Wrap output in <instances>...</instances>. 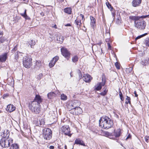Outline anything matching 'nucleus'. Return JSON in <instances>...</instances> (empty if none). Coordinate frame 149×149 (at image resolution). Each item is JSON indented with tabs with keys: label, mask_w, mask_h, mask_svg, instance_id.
<instances>
[{
	"label": "nucleus",
	"mask_w": 149,
	"mask_h": 149,
	"mask_svg": "<svg viewBox=\"0 0 149 149\" xmlns=\"http://www.w3.org/2000/svg\"><path fill=\"white\" fill-rule=\"evenodd\" d=\"M100 126L105 129H108L113 126V121L107 116L102 117L99 120Z\"/></svg>",
	"instance_id": "obj_1"
},
{
	"label": "nucleus",
	"mask_w": 149,
	"mask_h": 149,
	"mask_svg": "<svg viewBox=\"0 0 149 149\" xmlns=\"http://www.w3.org/2000/svg\"><path fill=\"white\" fill-rule=\"evenodd\" d=\"M29 107L32 112L36 113H39L40 111V104L35 101H33L29 103Z\"/></svg>",
	"instance_id": "obj_2"
},
{
	"label": "nucleus",
	"mask_w": 149,
	"mask_h": 149,
	"mask_svg": "<svg viewBox=\"0 0 149 149\" xmlns=\"http://www.w3.org/2000/svg\"><path fill=\"white\" fill-rule=\"evenodd\" d=\"M13 142V140L11 138H3L0 140V145L2 147H8Z\"/></svg>",
	"instance_id": "obj_3"
},
{
	"label": "nucleus",
	"mask_w": 149,
	"mask_h": 149,
	"mask_svg": "<svg viewBox=\"0 0 149 149\" xmlns=\"http://www.w3.org/2000/svg\"><path fill=\"white\" fill-rule=\"evenodd\" d=\"M43 136L44 139L47 140H49L51 138L52 133L50 129L45 128L43 130Z\"/></svg>",
	"instance_id": "obj_4"
},
{
	"label": "nucleus",
	"mask_w": 149,
	"mask_h": 149,
	"mask_svg": "<svg viewBox=\"0 0 149 149\" xmlns=\"http://www.w3.org/2000/svg\"><path fill=\"white\" fill-rule=\"evenodd\" d=\"M134 26L139 30H143L146 26V23L144 20H138L137 22H134Z\"/></svg>",
	"instance_id": "obj_5"
},
{
	"label": "nucleus",
	"mask_w": 149,
	"mask_h": 149,
	"mask_svg": "<svg viewBox=\"0 0 149 149\" xmlns=\"http://www.w3.org/2000/svg\"><path fill=\"white\" fill-rule=\"evenodd\" d=\"M32 59L27 55L24 56L23 61V63L24 66L26 68H29L32 65Z\"/></svg>",
	"instance_id": "obj_6"
},
{
	"label": "nucleus",
	"mask_w": 149,
	"mask_h": 149,
	"mask_svg": "<svg viewBox=\"0 0 149 149\" xmlns=\"http://www.w3.org/2000/svg\"><path fill=\"white\" fill-rule=\"evenodd\" d=\"M63 133L65 135L69 136L70 133V129L68 125L63 126L61 128Z\"/></svg>",
	"instance_id": "obj_7"
},
{
	"label": "nucleus",
	"mask_w": 149,
	"mask_h": 149,
	"mask_svg": "<svg viewBox=\"0 0 149 149\" xmlns=\"http://www.w3.org/2000/svg\"><path fill=\"white\" fill-rule=\"evenodd\" d=\"M105 84V80L102 79V82L97 83L95 86V89L97 91L100 90L102 86H104Z\"/></svg>",
	"instance_id": "obj_8"
},
{
	"label": "nucleus",
	"mask_w": 149,
	"mask_h": 149,
	"mask_svg": "<svg viewBox=\"0 0 149 149\" xmlns=\"http://www.w3.org/2000/svg\"><path fill=\"white\" fill-rule=\"evenodd\" d=\"M61 51L62 55L68 59L70 56V54L67 49L62 47L61 49Z\"/></svg>",
	"instance_id": "obj_9"
},
{
	"label": "nucleus",
	"mask_w": 149,
	"mask_h": 149,
	"mask_svg": "<svg viewBox=\"0 0 149 149\" xmlns=\"http://www.w3.org/2000/svg\"><path fill=\"white\" fill-rule=\"evenodd\" d=\"M58 59L59 57L57 56L53 58L49 63V67L51 68L53 67Z\"/></svg>",
	"instance_id": "obj_10"
},
{
	"label": "nucleus",
	"mask_w": 149,
	"mask_h": 149,
	"mask_svg": "<svg viewBox=\"0 0 149 149\" xmlns=\"http://www.w3.org/2000/svg\"><path fill=\"white\" fill-rule=\"evenodd\" d=\"M15 107L14 106L13 104H11L8 105L6 109V111L10 112L13 111H15Z\"/></svg>",
	"instance_id": "obj_11"
},
{
	"label": "nucleus",
	"mask_w": 149,
	"mask_h": 149,
	"mask_svg": "<svg viewBox=\"0 0 149 149\" xmlns=\"http://www.w3.org/2000/svg\"><path fill=\"white\" fill-rule=\"evenodd\" d=\"M83 80L86 82H88L92 79V77L89 74H84L83 75Z\"/></svg>",
	"instance_id": "obj_12"
},
{
	"label": "nucleus",
	"mask_w": 149,
	"mask_h": 149,
	"mask_svg": "<svg viewBox=\"0 0 149 149\" xmlns=\"http://www.w3.org/2000/svg\"><path fill=\"white\" fill-rule=\"evenodd\" d=\"M7 57V53H4L3 54L0 56V61L1 62H5Z\"/></svg>",
	"instance_id": "obj_13"
},
{
	"label": "nucleus",
	"mask_w": 149,
	"mask_h": 149,
	"mask_svg": "<svg viewBox=\"0 0 149 149\" xmlns=\"http://www.w3.org/2000/svg\"><path fill=\"white\" fill-rule=\"evenodd\" d=\"M141 0H134L132 2V6L134 7H137L139 6L141 3Z\"/></svg>",
	"instance_id": "obj_14"
},
{
	"label": "nucleus",
	"mask_w": 149,
	"mask_h": 149,
	"mask_svg": "<svg viewBox=\"0 0 149 149\" xmlns=\"http://www.w3.org/2000/svg\"><path fill=\"white\" fill-rule=\"evenodd\" d=\"M64 38L63 36H61L60 34H58L56 38L57 42L61 44L62 43L63 41Z\"/></svg>",
	"instance_id": "obj_15"
},
{
	"label": "nucleus",
	"mask_w": 149,
	"mask_h": 149,
	"mask_svg": "<svg viewBox=\"0 0 149 149\" xmlns=\"http://www.w3.org/2000/svg\"><path fill=\"white\" fill-rule=\"evenodd\" d=\"M75 144L85 146H86L84 141L79 139H77L75 140Z\"/></svg>",
	"instance_id": "obj_16"
},
{
	"label": "nucleus",
	"mask_w": 149,
	"mask_h": 149,
	"mask_svg": "<svg viewBox=\"0 0 149 149\" xmlns=\"http://www.w3.org/2000/svg\"><path fill=\"white\" fill-rule=\"evenodd\" d=\"M33 101H35L40 104V103L42 102V99L39 95H36Z\"/></svg>",
	"instance_id": "obj_17"
},
{
	"label": "nucleus",
	"mask_w": 149,
	"mask_h": 149,
	"mask_svg": "<svg viewBox=\"0 0 149 149\" xmlns=\"http://www.w3.org/2000/svg\"><path fill=\"white\" fill-rule=\"evenodd\" d=\"M90 18L91 20V25L92 28H94L95 25L96 20L94 17L92 16H91Z\"/></svg>",
	"instance_id": "obj_18"
},
{
	"label": "nucleus",
	"mask_w": 149,
	"mask_h": 149,
	"mask_svg": "<svg viewBox=\"0 0 149 149\" xmlns=\"http://www.w3.org/2000/svg\"><path fill=\"white\" fill-rule=\"evenodd\" d=\"M82 112L81 109L79 107H75V113L77 115L81 114Z\"/></svg>",
	"instance_id": "obj_19"
},
{
	"label": "nucleus",
	"mask_w": 149,
	"mask_h": 149,
	"mask_svg": "<svg viewBox=\"0 0 149 149\" xmlns=\"http://www.w3.org/2000/svg\"><path fill=\"white\" fill-rule=\"evenodd\" d=\"M121 130L120 129H118L116 130H115L114 131V136L116 137H118L120 136V135Z\"/></svg>",
	"instance_id": "obj_20"
},
{
	"label": "nucleus",
	"mask_w": 149,
	"mask_h": 149,
	"mask_svg": "<svg viewBox=\"0 0 149 149\" xmlns=\"http://www.w3.org/2000/svg\"><path fill=\"white\" fill-rule=\"evenodd\" d=\"M7 83L10 86H13L14 84V81L12 77H10L7 79Z\"/></svg>",
	"instance_id": "obj_21"
},
{
	"label": "nucleus",
	"mask_w": 149,
	"mask_h": 149,
	"mask_svg": "<svg viewBox=\"0 0 149 149\" xmlns=\"http://www.w3.org/2000/svg\"><path fill=\"white\" fill-rule=\"evenodd\" d=\"M28 43L29 44V46L30 45L31 48H33V46L36 44V42L35 40H31L28 42Z\"/></svg>",
	"instance_id": "obj_22"
},
{
	"label": "nucleus",
	"mask_w": 149,
	"mask_h": 149,
	"mask_svg": "<svg viewBox=\"0 0 149 149\" xmlns=\"http://www.w3.org/2000/svg\"><path fill=\"white\" fill-rule=\"evenodd\" d=\"M56 95V94L54 92H51L47 94V97L48 98L52 99L55 97Z\"/></svg>",
	"instance_id": "obj_23"
},
{
	"label": "nucleus",
	"mask_w": 149,
	"mask_h": 149,
	"mask_svg": "<svg viewBox=\"0 0 149 149\" xmlns=\"http://www.w3.org/2000/svg\"><path fill=\"white\" fill-rule=\"evenodd\" d=\"M22 54L20 52H17V53L15 54V58L14 61V62H16L17 61V59L19 57V56Z\"/></svg>",
	"instance_id": "obj_24"
},
{
	"label": "nucleus",
	"mask_w": 149,
	"mask_h": 149,
	"mask_svg": "<svg viewBox=\"0 0 149 149\" xmlns=\"http://www.w3.org/2000/svg\"><path fill=\"white\" fill-rule=\"evenodd\" d=\"M130 18L132 20H134V22H137L139 20V17L137 16H130Z\"/></svg>",
	"instance_id": "obj_25"
},
{
	"label": "nucleus",
	"mask_w": 149,
	"mask_h": 149,
	"mask_svg": "<svg viewBox=\"0 0 149 149\" xmlns=\"http://www.w3.org/2000/svg\"><path fill=\"white\" fill-rule=\"evenodd\" d=\"M10 149H19V146L17 144H13L10 146Z\"/></svg>",
	"instance_id": "obj_26"
},
{
	"label": "nucleus",
	"mask_w": 149,
	"mask_h": 149,
	"mask_svg": "<svg viewBox=\"0 0 149 149\" xmlns=\"http://www.w3.org/2000/svg\"><path fill=\"white\" fill-rule=\"evenodd\" d=\"M3 135L2 136L4 138H6V137L9 136V132L8 130H4V132H3Z\"/></svg>",
	"instance_id": "obj_27"
},
{
	"label": "nucleus",
	"mask_w": 149,
	"mask_h": 149,
	"mask_svg": "<svg viewBox=\"0 0 149 149\" xmlns=\"http://www.w3.org/2000/svg\"><path fill=\"white\" fill-rule=\"evenodd\" d=\"M41 62L40 61H37L36 63V68L37 69L39 68L41 66Z\"/></svg>",
	"instance_id": "obj_28"
},
{
	"label": "nucleus",
	"mask_w": 149,
	"mask_h": 149,
	"mask_svg": "<svg viewBox=\"0 0 149 149\" xmlns=\"http://www.w3.org/2000/svg\"><path fill=\"white\" fill-rule=\"evenodd\" d=\"M64 11L66 13H67L68 14H70L72 12V9L71 8H66L64 9Z\"/></svg>",
	"instance_id": "obj_29"
},
{
	"label": "nucleus",
	"mask_w": 149,
	"mask_h": 149,
	"mask_svg": "<svg viewBox=\"0 0 149 149\" xmlns=\"http://www.w3.org/2000/svg\"><path fill=\"white\" fill-rule=\"evenodd\" d=\"M21 15L26 19H28L29 18V17L27 16L26 13V10L25 9L24 10V12L23 13H21Z\"/></svg>",
	"instance_id": "obj_30"
},
{
	"label": "nucleus",
	"mask_w": 149,
	"mask_h": 149,
	"mask_svg": "<svg viewBox=\"0 0 149 149\" xmlns=\"http://www.w3.org/2000/svg\"><path fill=\"white\" fill-rule=\"evenodd\" d=\"M67 96L64 94H62L61 95V99L63 100H65L67 99Z\"/></svg>",
	"instance_id": "obj_31"
},
{
	"label": "nucleus",
	"mask_w": 149,
	"mask_h": 149,
	"mask_svg": "<svg viewBox=\"0 0 149 149\" xmlns=\"http://www.w3.org/2000/svg\"><path fill=\"white\" fill-rule=\"evenodd\" d=\"M103 89H104V91L100 93V95L102 96H104L106 95L108 91L107 90V88L105 87L103 88Z\"/></svg>",
	"instance_id": "obj_32"
},
{
	"label": "nucleus",
	"mask_w": 149,
	"mask_h": 149,
	"mask_svg": "<svg viewBox=\"0 0 149 149\" xmlns=\"http://www.w3.org/2000/svg\"><path fill=\"white\" fill-rule=\"evenodd\" d=\"M143 64L144 65H148L149 63V59H148L146 60H145L144 61H142Z\"/></svg>",
	"instance_id": "obj_33"
},
{
	"label": "nucleus",
	"mask_w": 149,
	"mask_h": 149,
	"mask_svg": "<svg viewBox=\"0 0 149 149\" xmlns=\"http://www.w3.org/2000/svg\"><path fill=\"white\" fill-rule=\"evenodd\" d=\"M125 103L126 104H127L129 103L130 104H131V101H130V98L127 96V98L126 99V101L125 102Z\"/></svg>",
	"instance_id": "obj_34"
},
{
	"label": "nucleus",
	"mask_w": 149,
	"mask_h": 149,
	"mask_svg": "<svg viewBox=\"0 0 149 149\" xmlns=\"http://www.w3.org/2000/svg\"><path fill=\"white\" fill-rule=\"evenodd\" d=\"M75 23L77 26V27L79 29L81 24V21L80 20H78L77 21V20H75Z\"/></svg>",
	"instance_id": "obj_35"
},
{
	"label": "nucleus",
	"mask_w": 149,
	"mask_h": 149,
	"mask_svg": "<svg viewBox=\"0 0 149 149\" xmlns=\"http://www.w3.org/2000/svg\"><path fill=\"white\" fill-rule=\"evenodd\" d=\"M6 40V39L4 37H1L0 38V44L4 42Z\"/></svg>",
	"instance_id": "obj_36"
},
{
	"label": "nucleus",
	"mask_w": 149,
	"mask_h": 149,
	"mask_svg": "<svg viewBox=\"0 0 149 149\" xmlns=\"http://www.w3.org/2000/svg\"><path fill=\"white\" fill-rule=\"evenodd\" d=\"M147 34H148L147 33H145L144 34H143L142 35H141L140 36H138L135 38V40H136L137 39L140 38H141L142 37H143L146 36Z\"/></svg>",
	"instance_id": "obj_37"
},
{
	"label": "nucleus",
	"mask_w": 149,
	"mask_h": 149,
	"mask_svg": "<svg viewBox=\"0 0 149 149\" xmlns=\"http://www.w3.org/2000/svg\"><path fill=\"white\" fill-rule=\"evenodd\" d=\"M145 44L146 46L149 47V38H147L145 40Z\"/></svg>",
	"instance_id": "obj_38"
},
{
	"label": "nucleus",
	"mask_w": 149,
	"mask_h": 149,
	"mask_svg": "<svg viewBox=\"0 0 149 149\" xmlns=\"http://www.w3.org/2000/svg\"><path fill=\"white\" fill-rule=\"evenodd\" d=\"M119 94V96H120V99L122 101H123V100H124V98H123V94H122L121 92V91H120Z\"/></svg>",
	"instance_id": "obj_39"
},
{
	"label": "nucleus",
	"mask_w": 149,
	"mask_h": 149,
	"mask_svg": "<svg viewBox=\"0 0 149 149\" xmlns=\"http://www.w3.org/2000/svg\"><path fill=\"white\" fill-rule=\"evenodd\" d=\"M78 75L79 79H81L82 78V74H81V72L80 70H78Z\"/></svg>",
	"instance_id": "obj_40"
},
{
	"label": "nucleus",
	"mask_w": 149,
	"mask_h": 149,
	"mask_svg": "<svg viewBox=\"0 0 149 149\" xmlns=\"http://www.w3.org/2000/svg\"><path fill=\"white\" fill-rule=\"evenodd\" d=\"M106 5L107 6L108 8L110 9L111 10L113 8L111 6L109 3H106Z\"/></svg>",
	"instance_id": "obj_41"
},
{
	"label": "nucleus",
	"mask_w": 149,
	"mask_h": 149,
	"mask_svg": "<svg viewBox=\"0 0 149 149\" xmlns=\"http://www.w3.org/2000/svg\"><path fill=\"white\" fill-rule=\"evenodd\" d=\"M115 66H116V68L117 69H120V65L118 62H116L115 63Z\"/></svg>",
	"instance_id": "obj_42"
},
{
	"label": "nucleus",
	"mask_w": 149,
	"mask_h": 149,
	"mask_svg": "<svg viewBox=\"0 0 149 149\" xmlns=\"http://www.w3.org/2000/svg\"><path fill=\"white\" fill-rule=\"evenodd\" d=\"M40 124V125H43L45 124V122L43 120L41 119L39 120Z\"/></svg>",
	"instance_id": "obj_43"
},
{
	"label": "nucleus",
	"mask_w": 149,
	"mask_h": 149,
	"mask_svg": "<svg viewBox=\"0 0 149 149\" xmlns=\"http://www.w3.org/2000/svg\"><path fill=\"white\" fill-rule=\"evenodd\" d=\"M144 139H145V141L146 143H148V140L149 139V136H146L145 137Z\"/></svg>",
	"instance_id": "obj_44"
},
{
	"label": "nucleus",
	"mask_w": 149,
	"mask_h": 149,
	"mask_svg": "<svg viewBox=\"0 0 149 149\" xmlns=\"http://www.w3.org/2000/svg\"><path fill=\"white\" fill-rule=\"evenodd\" d=\"M42 77V74H39L37 77V78L38 79H40Z\"/></svg>",
	"instance_id": "obj_45"
},
{
	"label": "nucleus",
	"mask_w": 149,
	"mask_h": 149,
	"mask_svg": "<svg viewBox=\"0 0 149 149\" xmlns=\"http://www.w3.org/2000/svg\"><path fill=\"white\" fill-rule=\"evenodd\" d=\"M148 16V15H143L141 16H139V19L141 18H146Z\"/></svg>",
	"instance_id": "obj_46"
},
{
	"label": "nucleus",
	"mask_w": 149,
	"mask_h": 149,
	"mask_svg": "<svg viewBox=\"0 0 149 149\" xmlns=\"http://www.w3.org/2000/svg\"><path fill=\"white\" fill-rule=\"evenodd\" d=\"M8 96H9V94H4L3 95V98L4 99H5V98H6V97H7Z\"/></svg>",
	"instance_id": "obj_47"
},
{
	"label": "nucleus",
	"mask_w": 149,
	"mask_h": 149,
	"mask_svg": "<svg viewBox=\"0 0 149 149\" xmlns=\"http://www.w3.org/2000/svg\"><path fill=\"white\" fill-rule=\"evenodd\" d=\"M107 45L108 47V49H111V47L110 43L109 42L107 43Z\"/></svg>",
	"instance_id": "obj_48"
},
{
	"label": "nucleus",
	"mask_w": 149,
	"mask_h": 149,
	"mask_svg": "<svg viewBox=\"0 0 149 149\" xmlns=\"http://www.w3.org/2000/svg\"><path fill=\"white\" fill-rule=\"evenodd\" d=\"M51 26L52 28H54L55 29H57V27L56 25V24H52V25Z\"/></svg>",
	"instance_id": "obj_49"
},
{
	"label": "nucleus",
	"mask_w": 149,
	"mask_h": 149,
	"mask_svg": "<svg viewBox=\"0 0 149 149\" xmlns=\"http://www.w3.org/2000/svg\"><path fill=\"white\" fill-rule=\"evenodd\" d=\"M49 148L50 149H54V146H49Z\"/></svg>",
	"instance_id": "obj_50"
},
{
	"label": "nucleus",
	"mask_w": 149,
	"mask_h": 149,
	"mask_svg": "<svg viewBox=\"0 0 149 149\" xmlns=\"http://www.w3.org/2000/svg\"><path fill=\"white\" fill-rule=\"evenodd\" d=\"M131 137V136L130 134H129L127 136V137L126 138V140H127L128 139L130 138Z\"/></svg>",
	"instance_id": "obj_51"
},
{
	"label": "nucleus",
	"mask_w": 149,
	"mask_h": 149,
	"mask_svg": "<svg viewBox=\"0 0 149 149\" xmlns=\"http://www.w3.org/2000/svg\"><path fill=\"white\" fill-rule=\"evenodd\" d=\"M134 94L135 95V96L136 97H137L138 96V95L137 94L136 91H134Z\"/></svg>",
	"instance_id": "obj_52"
},
{
	"label": "nucleus",
	"mask_w": 149,
	"mask_h": 149,
	"mask_svg": "<svg viewBox=\"0 0 149 149\" xmlns=\"http://www.w3.org/2000/svg\"><path fill=\"white\" fill-rule=\"evenodd\" d=\"M78 57H77L75 56V62L76 61H78Z\"/></svg>",
	"instance_id": "obj_53"
},
{
	"label": "nucleus",
	"mask_w": 149,
	"mask_h": 149,
	"mask_svg": "<svg viewBox=\"0 0 149 149\" xmlns=\"http://www.w3.org/2000/svg\"><path fill=\"white\" fill-rule=\"evenodd\" d=\"M70 26V24H67L65 25L66 26Z\"/></svg>",
	"instance_id": "obj_54"
},
{
	"label": "nucleus",
	"mask_w": 149,
	"mask_h": 149,
	"mask_svg": "<svg viewBox=\"0 0 149 149\" xmlns=\"http://www.w3.org/2000/svg\"><path fill=\"white\" fill-rule=\"evenodd\" d=\"M80 16L82 17V19L84 17V16L82 14H80Z\"/></svg>",
	"instance_id": "obj_55"
},
{
	"label": "nucleus",
	"mask_w": 149,
	"mask_h": 149,
	"mask_svg": "<svg viewBox=\"0 0 149 149\" xmlns=\"http://www.w3.org/2000/svg\"><path fill=\"white\" fill-rule=\"evenodd\" d=\"M3 32H1V31L0 32V35H3Z\"/></svg>",
	"instance_id": "obj_56"
},
{
	"label": "nucleus",
	"mask_w": 149,
	"mask_h": 149,
	"mask_svg": "<svg viewBox=\"0 0 149 149\" xmlns=\"http://www.w3.org/2000/svg\"><path fill=\"white\" fill-rule=\"evenodd\" d=\"M13 50H17V48L16 47H15Z\"/></svg>",
	"instance_id": "obj_57"
},
{
	"label": "nucleus",
	"mask_w": 149,
	"mask_h": 149,
	"mask_svg": "<svg viewBox=\"0 0 149 149\" xmlns=\"http://www.w3.org/2000/svg\"><path fill=\"white\" fill-rule=\"evenodd\" d=\"M13 50H17V48L16 47H15Z\"/></svg>",
	"instance_id": "obj_58"
},
{
	"label": "nucleus",
	"mask_w": 149,
	"mask_h": 149,
	"mask_svg": "<svg viewBox=\"0 0 149 149\" xmlns=\"http://www.w3.org/2000/svg\"><path fill=\"white\" fill-rule=\"evenodd\" d=\"M74 58H72V61H73V62H74Z\"/></svg>",
	"instance_id": "obj_59"
},
{
	"label": "nucleus",
	"mask_w": 149,
	"mask_h": 149,
	"mask_svg": "<svg viewBox=\"0 0 149 149\" xmlns=\"http://www.w3.org/2000/svg\"><path fill=\"white\" fill-rule=\"evenodd\" d=\"M65 149H67V146L66 145H65L64 146Z\"/></svg>",
	"instance_id": "obj_60"
},
{
	"label": "nucleus",
	"mask_w": 149,
	"mask_h": 149,
	"mask_svg": "<svg viewBox=\"0 0 149 149\" xmlns=\"http://www.w3.org/2000/svg\"><path fill=\"white\" fill-rule=\"evenodd\" d=\"M73 76V75L72 74V73L71 72V73H70V76H71V77H72V76Z\"/></svg>",
	"instance_id": "obj_61"
},
{
	"label": "nucleus",
	"mask_w": 149,
	"mask_h": 149,
	"mask_svg": "<svg viewBox=\"0 0 149 149\" xmlns=\"http://www.w3.org/2000/svg\"><path fill=\"white\" fill-rule=\"evenodd\" d=\"M79 101H78L77 100H75V103H76V102H78Z\"/></svg>",
	"instance_id": "obj_62"
},
{
	"label": "nucleus",
	"mask_w": 149,
	"mask_h": 149,
	"mask_svg": "<svg viewBox=\"0 0 149 149\" xmlns=\"http://www.w3.org/2000/svg\"><path fill=\"white\" fill-rule=\"evenodd\" d=\"M59 0L60 1H61V2L63 1H64V0Z\"/></svg>",
	"instance_id": "obj_63"
},
{
	"label": "nucleus",
	"mask_w": 149,
	"mask_h": 149,
	"mask_svg": "<svg viewBox=\"0 0 149 149\" xmlns=\"http://www.w3.org/2000/svg\"><path fill=\"white\" fill-rule=\"evenodd\" d=\"M101 51H102V49H101Z\"/></svg>",
	"instance_id": "obj_64"
}]
</instances>
